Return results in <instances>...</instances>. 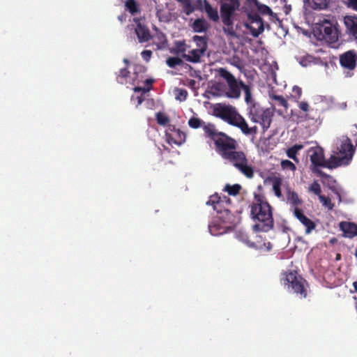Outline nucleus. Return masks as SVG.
<instances>
[{
	"label": "nucleus",
	"mask_w": 357,
	"mask_h": 357,
	"mask_svg": "<svg viewBox=\"0 0 357 357\" xmlns=\"http://www.w3.org/2000/svg\"><path fill=\"white\" fill-rule=\"evenodd\" d=\"M199 4L203 3V8L207 17L213 22H218L220 20L223 24L224 33L231 38H238L236 30L238 25L234 26L235 13L239 10L241 0H220V15L217 8H214L207 0H197Z\"/></svg>",
	"instance_id": "nucleus-1"
},
{
	"label": "nucleus",
	"mask_w": 357,
	"mask_h": 357,
	"mask_svg": "<svg viewBox=\"0 0 357 357\" xmlns=\"http://www.w3.org/2000/svg\"><path fill=\"white\" fill-rule=\"evenodd\" d=\"M220 136V138L215 140V143L217 153L246 178H252L255 175L254 168L249 163L245 153L243 151H237V141L225 133Z\"/></svg>",
	"instance_id": "nucleus-2"
},
{
	"label": "nucleus",
	"mask_w": 357,
	"mask_h": 357,
	"mask_svg": "<svg viewBox=\"0 0 357 357\" xmlns=\"http://www.w3.org/2000/svg\"><path fill=\"white\" fill-rule=\"evenodd\" d=\"M250 217L255 224V231L268 232L274 227L272 207L266 197L260 193H254V200L250 205Z\"/></svg>",
	"instance_id": "nucleus-3"
},
{
	"label": "nucleus",
	"mask_w": 357,
	"mask_h": 357,
	"mask_svg": "<svg viewBox=\"0 0 357 357\" xmlns=\"http://www.w3.org/2000/svg\"><path fill=\"white\" fill-rule=\"evenodd\" d=\"M222 202L220 197L217 195H211L206 202V204L213 206V209L218 213L217 217L208 225L209 232L213 236L222 234L231 227L233 215L228 209H225L223 211L220 209Z\"/></svg>",
	"instance_id": "nucleus-4"
},
{
	"label": "nucleus",
	"mask_w": 357,
	"mask_h": 357,
	"mask_svg": "<svg viewBox=\"0 0 357 357\" xmlns=\"http://www.w3.org/2000/svg\"><path fill=\"white\" fill-rule=\"evenodd\" d=\"M214 112L217 117L220 118L229 125L238 128L245 135L256 132V126L250 128L245 119L232 106L219 105L215 108Z\"/></svg>",
	"instance_id": "nucleus-5"
},
{
	"label": "nucleus",
	"mask_w": 357,
	"mask_h": 357,
	"mask_svg": "<svg viewBox=\"0 0 357 357\" xmlns=\"http://www.w3.org/2000/svg\"><path fill=\"white\" fill-rule=\"evenodd\" d=\"M354 152L355 148L349 137L342 136L337 138L335 146L333 150V155H335V162L337 164V167L348 165L351 160Z\"/></svg>",
	"instance_id": "nucleus-6"
},
{
	"label": "nucleus",
	"mask_w": 357,
	"mask_h": 357,
	"mask_svg": "<svg viewBox=\"0 0 357 357\" xmlns=\"http://www.w3.org/2000/svg\"><path fill=\"white\" fill-rule=\"evenodd\" d=\"M281 282L288 289H291L294 293L299 295L301 298H305L307 295V289L305 287V280L299 275L296 271L286 272L281 278Z\"/></svg>",
	"instance_id": "nucleus-7"
},
{
	"label": "nucleus",
	"mask_w": 357,
	"mask_h": 357,
	"mask_svg": "<svg viewBox=\"0 0 357 357\" xmlns=\"http://www.w3.org/2000/svg\"><path fill=\"white\" fill-rule=\"evenodd\" d=\"M218 73L227 84V97L234 99L239 98L241 89L245 85V83L243 81H238L236 77L225 68H220L218 70Z\"/></svg>",
	"instance_id": "nucleus-8"
},
{
	"label": "nucleus",
	"mask_w": 357,
	"mask_h": 357,
	"mask_svg": "<svg viewBox=\"0 0 357 357\" xmlns=\"http://www.w3.org/2000/svg\"><path fill=\"white\" fill-rule=\"evenodd\" d=\"M273 112L269 108H263L259 104H252L249 108V117L255 123H259L264 130L268 129L272 122Z\"/></svg>",
	"instance_id": "nucleus-9"
},
{
	"label": "nucleus",
	"mask_w": 357,
	"mask_h": 357,
	"mask_svg": "<svg viewBox=\"0 0 357 357\" xmlns=\"http://www.w3.org/2000/svg\"><path fill=\"white\" fill-rule=\"evenodd\" d=\"M308 154L310 161L314 167H322L328 169L337 167V164L335 162V155H331L328 160H326L324 149L320 146L310 148Z\"/></svg>",
	"instance_id": "nucleus-10"
},
{
	"label": "nucleus",
	"mask_w": 357,
	"mask_h": 357,
	"mask_svg": "<svg viewBox=\"0 0 357 357\" xmlns=\"http://www.w3.org/2000/svg\"><path fill=\"white\" fill-rule=\"evenodd\" d=\"M337 23L334 21L324 20L318 24L317 31L319 38L326 40L329 43H335L338 40V30L336 26Z\"/></svg>",
	"instance_id": "nucleus-11"
},
{
	"label": "nucleus",
	"mask_w": 357,
	"mask_h": 357,
	"mask_svg": "<svg viewBox=\"0 0 357 357\" xmlns=\"http://www.w3.org/2000/svg\"><path fill=\"white\" fill-rule=\"evenodd\" d=\"M188 126L193 129L202 128L206 137L213 140L214 144L215 143V140L220 138V135L224 134L222 132L218 131L214 124L205 123L199 118L195 116H192L188 120Z\"/></svg>",
	"instance_id": "nucleus-12"
},
{
	"label": "nucleus",
	"mask_w": 357,
	"mask_h": 357,
	"mask_svg": "<svg viewBox=\"0 0 357 357\" xmlns=\"http://www.w3.org/2000/svg\"><path fill=\"white\" fill-rule=\"evenodd\" d=\"M248 20L244 22V26L250 30L255 38L258 37L264 31V24L259 13L255 11L247 12Z\"/></svg>",
	"instance_id": "nucleus-13"
},
{
	"label": "nucleus",
	"mask_w": 357,
	"mask_h": 357,
	"mask_svg": "<svg viewBox=\"0 0 357 357\" xmlns=\"http://www.w3.org/2000/svg\"><path fill=\"white\" fill-rule=\"evenodd\" d=\"M339 61L340 66L348 70L349 76L351 77L349 71L354 70L357 66V52L354 50H348L340 55Z\"/></svg>",
	"instance_id": "nucleus-14"
},
{
	"label": "nucleus",
	"mask_w": 357,
	"mask_h": 357,
	"mask_svg": "<svg viewBox=\"0 0 357 357\" xmlns=\"http://www.w3.org/2000/svg\"><path fill=\"white\" fill-rule=\"evenodd\" d=\"M269 98L273 109L276 110L278 114L281 115L284 112H287L289 104L287 100L282 96L270 93Z\"/></svg>",
	"instance_id": "nucleus-15"
},
{
	"label": "nucleus",
	"mask_w": 357,
	"mask_h": 357,
	"mask_svg": "<svg viewBox=\"0 0 357 357\" xmlns=\"http://www.w3.org/2000/svg\"><path fill=\"white\" fill-rule=\"evenodd\" d=\"M166 137L169 144L181 145L185 141V133L179 129H176L175 127L166 132Z\"/></svg>",
	"instance_id": "nucleus-16"
},
{
	"label": "nucleus",
	"mask_w": 357,
	"mask_h": 357,
	"mask_svg": "<svg viewBox=\"0 0 357 357\" xmlns=\"http://www.w3.org/2000/svg\"><path fill=\"white\" fill-rule=\"evenodd\" d=\"M137 25L135 29V33L139 43H145L151 38V35L149 28L142 24L139 19H134Z\"/></svg>",
	"instance_id": "nucleus-17"
},
{
	"label": "nucleus",
	"mask_w": 357,
	"mask_h": 357,
	"mask_svg": "<svg viewBox=\"0 0 357 357\" xmlns=\"http://www.w3.org/2000/svg\"><path fill=\"white\" fill-rule=\"evenodd\" d=\"M294 216L305 227V234L312 232L316 227V224L303 214L301 208H295L293 211Z\"/></svg>",
	"instance_id": "nucleus-18"
},
{
	"label": "nucleus",
	"mask_w": 357,
	"mask_h": 357,
	"mask_svg": "<svg viewBox=\"0 0 357 357\" xmlns=\"http://www.w3.org/2000/svg\"><path fill=\"white\" fill-rule=\"evenodd\" d=\"M247 3L250 6H255L258 13L261 15H269L271 21L275 22V20H278L277 15L273 13L268 6L260 3L258 0H247Z\"/></svg>",
	"instance_id": "nucleus-19"
},
{
	"label": "nucleus",
	"mask_w": 357,
	"mask_h": 357,
	"mask_svg": "<svg viewBox=\"0 0 357 357\" xmlns=\"http://www.w3.org/2000/svg\"><path fill=\"white\" fill-rule=\"evenodd\" d=\"M344 24L346 26L347 33L353 36L357 43V16H345Z\"/></svg>",
	"instance_id": "nucleus-20"
},
{
	"label": "nucleus",
	"mask_w": 357,
	"mask_h": 357,
	"mask_svg": "<svg viewBox=\"0 0 357 357\" xmlns=\"http://www.w3.org/2000/svg\"><path fill=\"white\" fill-rule=\"evenodd\" d=\"M339 227L344 237L352 238L357 236V225L356 223L342 221L340 222Z\"/></svg>",
	"instance_id": "nucleus-21"
},
{
	"label": "nucleus",
	"mask_w": 357,
	"mask_h": 357,
	"mask_svg": "<svg viewBox=\"0 0 357 357\" xmlns=\"http://www.w3.org/2000/svg\"><path fill=\"white\" fill-rule=\"evenodd\" d=\"M287 201L291 204L293 211L295 208H300L298 206L303 204V200L298 197V195L290 188L287 190Z\"/></svg>",
	"instance_id": "nucleus-22"
},
{
	"label": "nucleus",
	"mask_w": 357,
	"mask_h": 357,
	"mask_svg": "<svg viewBox=\"0 0 357 357\" xmlns=\"http://www.w3.org/2000/svg\"><path fill=\"white\" fill-rule=\"evenodd\" d=\"M266 181L271 182L273 186V190L275 193V195L277 197L280 198L282 195L281 186L282 185V178L280 176H268L266 179Z\"/></svg>",
	"instance_id": "nucleus-23"
},
{
	"label": "nucleus",
	"mask_w": 357,
	"mask_h": 357,
	"mask_svg": "<svg viewBox=\"0 0 357 357\" xmlns=\"http://www.w3.org/2000/svg\"><path fill=\"white\" fill-rule=\"evenodd\" d=\"M209 26V24L204 18L196 19L192 25L193 31L196 33L205 32L208 29Z\"/></svg>",
	"instance_id": "nucleus-24"
},
{
	"label": "nucleus",
	"mask_w": 357,
	"mask_h": 357,
	"mask_svg": "<svg viewBox=\"0 0 357 357\" xmlns=\"http://www.w3.org/2000/svg\"><path fill=\"white\" fill-rule=\"evenodd\" d=\"M305 3L314 10H324L328 6L329 0H304Z\"/></svg>",
	"instance_id": "nucleus-25"
},
{
	"label": "nucleus",
	"mask_w": 357,
	"mask_h": 357,
	"mask_svg": "<svg viewBox=\"0 0 357 357\" xmlns=\"http://www.w3.org/2000/svg\"><path fill=\"white\" fill-rule=\"evenodd\" d=\"M204 54V52H202V50L199 49H195L189 51L188 54H183V56L188 61L192 63H198L200 61L201 56Z\"/></svg>",
	"instance_id": "nucleus-26"
},
{
	"label": "nucleus",
	"mask_w": 357,
	"mask_h": 357,
	"mask_svg": "<svg viewBox=\"0 0 357 357\" xmlns=\"http://www.w3.org/2000/svg\"><path fill=\"white\" fill-rule=\"evenodd\" d=\"M130 71L127 67L121 68L116 75V81L118 83L125 84L128 82V78L130 77Z\"/></svg>",
	"instance_id": "nucleus-27"
},
{
	"label": "nucleus",
	"mask_w": 357,
	"mask_h": 357,
	"mask_svg": "<svg viewBox=\"0 0 357 357\" xmlns=\"http://www.w3.org/2000/svg\"><path fill=\"white\" fill-rule=\"evenodd\" d=\"M193 41L196 43L197 49L205 52L207 49V38L206 36H194Z\"/></svg>",
	"instance_id": "nucleus-28"
},
{
	"label": "nucleus",
	"mask_w": 357,
	"mask_h": 357,
	"mask_svg": "<svg viewBox=\"0 0 357 357\" xmlns=\"http://www.w3.org/2000/svg\"><path fill=\"white\" fill-rule=\"evenodd\" d=\"M303 148V146L302 144H295L292 146L291 147L289 148L287 151V155L294 160V161H298L296 155L301 149Z\"/></svg>",
	"instance_id": "nucleus-29"
},
{
	"label": "nucleus",
	"mask_w": 357,
	"mask_h": 357,
	"mask_svg": "<svg viewBox=\"0 0 357 357\" xmlns=\"http://www.w3.org/2000/svg\"><path fill=\"white\" fill-rule=\"evenodd\" d=\"M244 91V93H245V102L249 105V107L252 105V104H257L256 102H255L252 98V93H251V89L250 87L245 84L243 86V89H242Z\"/></svg>",
	"instance_id": "nucleus-30"
},
{
	"label": "nucleus",
	"mask_w": 357,
	"mask_h": 357,
	"mask_svg": "<svg viewBox=\"0 0 357 357\" xmlns=\"http://www.w3.org/2000/svg\"><path fill=\"white\" fill-rule=\"evenodd\" d=\"M125 6L126 9L132 15L139 12L135 0H126Z\"/></svg>",
	"instance_id": "nucleus-31"
},
{
	"label": "nucleus",
	"mask_w": 357,
	"mask_h": 357,
	"mask_svg": "<svg viewBox=\"0 0 357 357\" xmlns=\"http://www.w3.org/2000/svg\"><path fill=\"white\" fill-rule=\"evenodd\" d=\"M241 189L239 184H234L233 185L227 184L225 187V190L228 192L229 195L235 196L238 195Z\"/></svg>",
	"instance_id": "nucleus-32"
},
{
	"label": "nucleus",
	"mask_w": 357,
	"mask_h": 357,
	"mask_svg": "<svg viewBox=\"0 0 357 357\" xmlns=\"http://www.w3.org/2000/svg\"><path fill=\"white\" fill-rule=\"evenodd\" d=\"M157 123L160 126H166L169 122V117L162 112H158L155 115Z\"/></svg>",
	"instance_id": "nucleus-33"
},
{
	"label": "nucleus",
	"mask_w": 357,
	"mask_h": 357,
	"mask_svg": "<svg viewBox=\"0 0 357 357\" xmlns=\"http://www.w3.org/2000/svg\"><path fill=\"white\" fill-rule=\"evenodd\" d=\"M167 64L170 68H175L176 66L181 65L183 61L179 57H169L166 61Z\"/></svg>",
	"instance_id": "nucleus-34"
},
{
	"label": "nucleus",
	"mask_w": 357,
	"mask_h": 357,
	"mask_svg": "<svg viewBox=\"0 0 357 357\" xmlns=\"http://www.w3.org/2000/svg\"><path fill=\"white\" fill-rule=\"evenodd\" d=\"M320 202L322 204L327 207L329 210H332L334 207V204L331 202V199L328 197H326L324 195H319V197Z\"/></svg>",
	"instance_id": "nucleus-35"
},
{
	"label": "nucleus",
	"mask_w": 357,
	"mask_h": 357,
	"mask_svg": "<svg viewBox=\"0 0 357 357\" xmlns=\"http://www.w3.org/2000/svg\"><path fill=\"white\" fill-rule=\"evenodd\" d=\"M183 11L185 13L186 15H190L195 11V7L192 5V3L189 1V0L183 3Z\"/></svg>",
	"instance_id": "nucleus-36"
},
{
	"label": "nucleus",
	"mask_w": 357,
	"mask_h": 357,
	"mask_svg": "<svg viewBox=\"0 0 357 357\" xmlns=\"http://www.w3.org/2000/svg\"><path fill=\"white\" fill-rule=\"evenodd\" d=\"M309 190L310 192H312L313 193H314L316 195H318L319 197V195H321V186L317 181H314L310 185V186L309 187Z\"/></svg>",
	"instance_id": "nucleus-37"
},
{
	"label": "nucleus",
	"mask_w": 357,
	"mask_h": 357,
	"mask_svg": "<svg viewBox=\"0 0 357 357\" xmlns=\"http://www.w3.org/2000/svg\"><path fill=\"white\" fill-rule=\"evenodd\" d=\"M176 98L180 101L185 100L188 96V92L185 89H176Z\"/></svg>",
	"instance_id": "nucleus-38"
},
{
	"label": "nucleus",
	"mask_w": 357,
	"mask_h": 357,
	"mask_svg": "<svg viewBox=\"0 0 357 357\" xmlns=\"http://www.w3.org/2000/svg\"><path fill=\"white\" fill-rule=\"evenodd\" d=\"M281 165L284 169H289L291 170L296 169L295 165L288 160H284L281 162Z\"/></svg>",
	"instance_id": "nucleus-39"
},
{
	"label": "nucleus",
	"mask_w": 357,
	"mask_h": 357,
	"mask_svg": "<svg viewBox=\"0 0 357 357\" xmlns=\"http://www.w3.org/2000/svg\"><path fill=\"white\" fill-rule=\"evenodd\" d=\"M348 8L357 11V0H343Z\"/></svg>",
	"instance_id": "nucleus-40"
},
{
	"label": "nucleus",
	"mask_w": 357,
	"mask_h": 357,
	"mask_svg": "<svg viewBox=\"0 0 357 357\" xmlns=\"http://www.w3.org/2000/svg\"><path fill=\"white\" fill-rule=\"evenodd\" d=\"M141 55L144 60L149 61L151 57L152 52L151 50H144Z\"/></svg>",
	"instance_id": "nucleus-41"
},
{
	"label": "nucleus",
	"mask_w": 357,
	"mask_h": 357,
	"mask_svg": "<svg viewBox=\"0 0 357 357\" xmlns=\"http://www.w3.org/2000/svg\"><path fill=\"white\" fill-rule=\"evenodd\" d=\"M292 91L294 93L295 97L299 98L302 94V89L298 86H294L292 89Z\"/></svg>",
	"instance_id": "nucleus-42"
},
{
	"label": "nucleus",
	"mask_w": 357,
	"mask_h": 357,
	"mask_svg": "<svg viewBox=\"0 0 357 357\" xmlns=\"http://www.w3.org/2000/svg\"><path fill=\"white\" fill-rule=\"evenodd\" d=\"M298 107H299V108H300L302 111H303V112H308V111H309V107H310V106H309V104H308L307 102H304V101H303V102H299V104H298Z\"/></svg>",
	"instance_id": "nucleus-43"
},
{
	"label": "nucleus",
	"mask_w": 357,
	"mask_h": 357,
	"mask_svg": "<svg viewBox=\"0 0 357 357\" xmlns=\"http://www.w3.org/2000/svg\"><path fill=\"white\" fill-rule=\"evenodd\" d=\"M150 89H151V88L149 87V86L146 89V88H143V87H140V86H136V87L134 88V91H136V92L142 91L144 93L149 91Z\"/></svg>",
	"instance_id": "nucleus-44"
},
{
	"label": "nucleus",
	"mask_w": 357,
	"mask_h": 357,
	"mask_svg": "<svg viewBox=\"0 0 357 357\" xmlns=\"http://www.w3.org/2000/svg\"><path fill=\"white\" fill-rule=\"evenodd\" d=\"M197 82L195 79L188 80L186 85L192 89H195Z\"/></svg>",
	"instance_id": "nucleus-45"
},
{
	"label": "nucleus",
	"mask_w": 357,
	"mask_h": 357,
	"mask_svg": "<svg viewBox=\"0 0 357 357\" xmlns=\"http://www.w3.org/2000/svg\"><path fill=\"white\" fill-rule=\"evenodd\" d=\"M153 79H146V81H145V84H146V85H150V86H151V85H152V84H153Z\"/></svg>",
	"instance_id": "nucleus-46"
},
{
	"label": "nucleus",
	"mask_w": 357,
	"mask_h": 357,
	"mask_svg": "<svg viewBox=\"0 0 357 357\" xmlns=\"http://www.w3.org/2000/svg\"><path fill=\"white\" fill-rule=\"evenodd\" d=\"M159 40L161 41V43H163L165 40V35L161 33L159 36Z\"/></svg>",
	"instance_id": "nucleus-47"
},
{
	"label": "nucleus",
	"mask_w": 357,
	"mask_h": 357,
	"mask_svg": "<svg viewBox=\"0 0 357 357\" xmlns=\"http://www.w3.org/2000/svg\"><path fill=\"white\" fill-rule=\"evenodd\" d=\"M123 62H124V63H126V67H127V68H128V66L130 64V61H129L128 59L125 58V59H123Z\"/></svg>",
	"instance_id": "nucleus-48"
},
{
	"label": "nucleus",
	"mask_w": 357,
	"mask_h": 357,
	"mask_svg": "<svg viewBox=\"0 0 357 357\" xmlns=\"http://www.w3.org/2000/svg\"><path fill=\"white\" fill-rule=\"evenodd\" d=\"M353 286H354V288L355 291L357 292V281L354 282L353 283Z\"/></svg>",
	"instance_id": "nucleus-49"
},
{
	"label": "nucleus",
	"mask_w": 357,
	"mask_h": 357,
	"mask_svg": "<svg viewBox=\"0 0 357 357\" xmlns=\"http://www.w3.org/2000/svg\"><path fill=\"white\" fill-rule=\"evenodd\" d=\"M271 248V244L270 242H268L267 243V249H268V250H270Z\"/></svg>",
	"instance_id": "nucleus-50"
},
{
	"label": "nucleus",
	"mask_w": 357,
	"mask_h": 357,
	"mask_svg": "<svg viewBox=\"0 0 357 357\" xmlns=\"http://www.w3.org/2000/svg\"><path fill=\"white\" fill-rule=\"evenodd\" d=\"M143 101V98H142V97H139L138 98V103L139 104H141Z\"/></svg>",
	"instance_id": "nucleus-51"
},
{
	"label": "nucleus",
	"mask_w": 357,
	"mask_h": 357,
	"mask_svg": "<svg viewBox=\"0 0 357 357\" xmlns=\"http://www.w3.org/2000/svg\"><path fill=\"white\" fill-rule=\"evenodd\" d=\"M119 19L121 21H122V20H123V16H119Z\"/></svg>",
	"instance_id": "nucleus-52"
},
{
	"label": "nucleus",
	"mask_w": 357,
	"mask_h": 357,
	"mask_svg": "<svg viewBox=\"0 0 357 357\" xmlns=\"http://www.w3.org/2000/svg\"><path fill=\"white\" fill-rule=\"evenodd\" d=\"M340 258V255H339V254H338V255H337V259H339Z\"/></svg>",
	"instance_id": "nucleus-53"
},
{
	"label": "nucleus",
	"mask_w": 357,
	"mask_h": 357,
	"mask_svg": "<svg viewBox=\"0 0 357 357\" xmlns=\"http://www.w3.org/2000/svg\"><path fill=\"white\" fill-rule=\"evenodd\" d=\"M355 256L357 258V248H356V252H355Z\"/></svg>",
	"instance_id": "nucleus-54"
},
{
	"label": "nucleus",
	"mask_w": 357,
	"mask_h": 357,
	"mask_svg": "<svg viewBox=\"0 0 357 357\" xmlns=\"http://www.w3.org/2000/svg\"><path fill=\"white\" fill-rule=\"evenodd\" d=\"M180 51H181V52H184V51H185V49H184V48H183V49H182V50H181V49H180Z\"/></svg>",
	"instance_id": "nucleus-55"
},
{
	"label": "nucleus",
	"mask_w": 357,
	"mask_h": 357,
	"mask_svg": "<svg viewBox=\"0 0 357 357\" xmlns=\"http://www.w3.org/2000/svg\"><path fill=\"white\" fill-rule=\"evenodd\" d=\"M282 2H286V0H280Z\"/></svg>",
	"instance_id": "nucleus-56"
}]
</instances>
